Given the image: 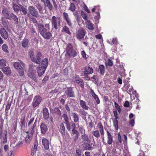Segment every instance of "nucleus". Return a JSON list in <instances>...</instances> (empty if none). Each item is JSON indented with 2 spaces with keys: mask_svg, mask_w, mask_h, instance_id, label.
<instances>
[{
  "mask_svg": "<svg viewBox=\"0 0 156 156\" xmlns=\"http://www.w3.org/2000/svg\"><path fill=\"white\" fill-rule=\"evenodd\" d=\"M42 143L44 148L47 150L49 149V141L46 138H43L42 140Z\"/></svg>",
  "mask_w": 156,
  "mask_h": 156,
  "instance_id": "18",
  "label": "nucleus"
},
{
  "mask_svg": "<svg viewBox=\"0 0 156 156\" xmlns=\"http://www.w3.org/2000/svg\"><path fill=\"white\" fill-rule=\"evenodd\" d=\"M81 54L82 57L85 59H87L88 58V57L86 56V54L84 51L83 50L81 52Z\"/></svg>",
  "mask_w": 156,
  "mask_h": 156,
  "instance_id": "61",
  "label": "nucleus"
},
{
  "mask_svg": "<svg viewBox=\"0 0 156 156\" xmlns=\"http://www.w3.org/2000/svg\"><path fill=\"white\" fill-rule=\"evenodd\" d=\"M100 131L97 130L95 131H93L92 132V134L95 137L98 139L100 136Z\"/></svg>",
  "mask_w": 156,
  "mask_h": 156,
  "instance_id": "33",
  "label": "nucleus"
},
{
  "mask_svg": "<svg viewBox=\"0 0 156 156\" xmlns=\"http://www.w3.org/2000/svg\"><path fill=\"white\" fill-rule=\"evenodd\" d=\"M78 128L81 134H85V129L82 126H79Z\"/></svg>",
  "mask_w": 156,
  "mask_h": 156,
  "instance_id": "53",
  "label": "nucleus"
},
{
  "mask_svg": "<svg viewBox=\"0 0 156 156\" xmlns=\"http://www.w3.org/2000/svg\"><path fill=\"white\" fill-rule=\"evenodd\" d=\"M2 48L3 51L7 53H8L9 52V51L8 50V48L7 45L6 44H4L2 45Z\"/></svg>",
  "mask_w": 156,
  "mask_h": 156,
  "instance_id": "43",
  "label": "nucleus"
},
{
  "mask_svg": "<svg viewBox=\"0 0 156 156\" xmlns=\"http://www.w3.org/2000/svg\"><path fill=\"white\" fill-rule=\"evenodd\" d=\"M6 61L3 59L0 60V66L1 67H5L6 66Z\"/></svg>",
  "mask_w": 156,
  "mask_h": 156,
  "instance_id": "50",
  "label": "nucleus"
},
{
  "mask_svg": "<svg viewBox=\"0 0 156 156\" xmlns=\"http://www.w3.org/2000/svg\"><path fill=\"white\" fill-rule=\"evenodd\" d=\"M19 73V75L20 76H23L24 74V72L23 71V69L22 67L20 69H18Z\"/></svg>",
  "mask_w": 156,
  "mask_h": 156,
  "instance_id": "57",
  "label": "nucleus"
},
{
  "mask_svg": "<svg viewBox=\"0 0 156 156\" xmlns=\"http://www.w3.org/2000/svg\"><path fill=\"white\" fill-rule=\"evenodd\" d=\"M29 41L27 39H24L22 43V45L24 48H26L28 46Z\"/></svg>",
  "mask_w": 156,
  "mask_h": 156,
  "instance_id": "36",
  "label": "nucleus"
},
{
  "mask_svg": "<svg viewBox=\"0 0 156 156\" xmlns=\"http://www.w3.org/2000/svg\"><path fill=\"white\" fill-rule=\"evenodd\" d=\"M20 6L21 8L20 11L22 12V14L24 15L27 14V9L21 5H20Z\"/></svg>",
  "mask_w": 156,
  "mask_h": 156,
  "instance_id": "32",
  "label": "nucleus"
},
{
  "mask_svg": "<svg viewBox=\"0 0 156 156\" xmlns=\"http://www.w3.org/2000/svg\"><path fill=\"white\" fill-rule=\"evenodd\" d=\"M105 65L109 66H112L113 65V62L112 60L108 59L105 62Z\"/></svg>",
  "mask_w": 156,
  "mask_h": 156,
  "instance_id": "47",
  "label": "nucleus"
},
{
  "mask_svg": "<svg viewBox=\"0 0 156 156\" xmlns=\"http://www.w3.org/2000/svg\"><path fill=\"white\" fill-rule=\"evenodd\" d=\"M18 4V5H17L15 2H12V8L16 12H18L20 10L21 8L20 6V4Z\"/></svg>",
  "mask_w": 156,
  "mask_h": 156,
  "instance_id": "26",
  "label": "nucleus"
},
{
  "mask_svg": "<svg viewBox=\"0 0 156 156\" xmlns=\"http://www.w3.org/2000/svg\"><path fill=\"white\" fill-rule=\"evenodd\" d=\"M43 118L45 120H47L49 118V112L48 110L46 108L43 109Z\"/></svg>",
  "mask_w": 156,
  "mask_h": 156,
  "instance_id": "19",
  "label": "nucleus"
},
{
  "mask_svg": "<svg viewBox=\"0 0 156 156\" xmlns=\"http://www.w3.org/2000/svg\"><path fill=\"white\" fill-rule=\"evenodd\" d=\"M98 126L101 135L103 137V139L104 140V130L103 125L101 122H99L98 124Z\"/></svg>",
  "mask_w": 156,
  "mask_h": 156,
  "instance_id": "25",
  "label": "nucleus"
},
{
  "mask_svg": "<svg viewBox=\"0 0 156 156\" xmlns=\"http://www.w3.org/2000/svg\"><path fill=\"white\" fill-rule=\"evenodd\" d=\"M113 126L115 130H117L119 129L118 120L117 119H114L113 121Z\"/></svg>",
  "mask_w": 156,
  "mask_h": 156,
  "instance_id": "35",
  "label": "nucleus"
},
{
  "mask_svg": "<svg viewBox=\"0 0 156 156\" xmlns=\"http://www.w3.org/2000/svg\"><path fill=\"white\" fill-rule=\"evenodd\" d=\"M2 70L4 73L7 75H9L11 74V70L10 68L9 67L2 68Z\"/></svg>",
  "mask_w": 156,
  "mask_h": 156,
  "instance_id": "24",
  "label": "nucleus"
},
{
  "mask_svg": "<svg viewBox=\"0 0 156 156\" xmlns=\"http://www.w3.org/2000/svg\"><path fill=\"white\" fill-rule=\"evenodd\" d=\"M62 117L65 121L64 123L69 121L68 116L67 115V114L66 112L65 113H64L63 114Z\"/></svg>",
  "mask_w": 156,
  "mask_h": 156,
  "instance_id": "49",
  "label": "nucleus"
},
{
  "mask_svg": "<svg viewBox=\"0 0 156 156\" xmlns=\"http://www.w3.org/2000/svg\"><path fill=\"white\" fill-rule=\"evenodd\" d=\"M83 147L85 150H90L93 149L94 145L93 144H90V141L89 142H86L83 144Z\"/></svg>",
  "mask_w": 156,
  "mask_h": 156,
  "instance_id": "11",
  "label": "nucleus"
},
{
  "mask_svg": "<svg viewBox=\"0 0 156 156\" xmlns=\"http://www.w3.org/2000/svg\"><path fill=\"white\" fill-rule=\"evenodd\" d=\"M72 81L78 84L82 89L84 88V84L82 79H81L78 75H76L72 77Z\"/></svg>",
  "mask_w": 156,
  "mask_h": 156,
  "instance_id": "2",
  "label": "nucleus"
},
{
  "mask_svg": "<svg viewBox=\"0 0 156 156\" xmlns=\"http://www.w3.org/2000/svg\"><path fill=\"white\" fill-rule=\"evenodd\" d=\"M41 97L39 96H37L34 97L33 100V105L34 107H35L38 105L41 101Z\"/></svg>",
  "mask_w": 156,
  "mask_h": 156,
  "instance_id": "12",
  "label": "nucleus"
},
{
  "mask_svg": "<svg viewBox=\"0 0 156 156\" xmlns=\"http://www.w3.org/2000/svg\"><path fill=\"white\" fill-rule=\"evenodd\" d=\"M2 13L6 17V18L7 19V17L9 16L10 13L8 12V11L6 9H4L2 11Z\"/></svg>",
  "mask_w": 156,
  "mask_h": 156,
  "instance_id": "41",
  "label": "nucleus"
},
{
  "mask_svg": "<svg viewBox=\"0 0 156 156\" xmlns=\"http://www.w3.org/2000/svg\"><path fill=\"white\" fill-rule=\"evenodd\" d=\"M60 132L62 136L64 137L66 135V129L63 123H61L60 125Z\"/></svg>",
  "mask_w": 156,
  "mask_h": 156,
  "instance_id": "20",
  "label": "nucleus"
},
{
  "mask_svg": "<svg viewBox=\"0 0 156 156\" xmlns=\"http://www.w3.org/2000/svg\"><path fill=\"white\" fill-rule=\"evenodd\" d=\"M48 60L47 58H45L43 60H42L41 61V64L39 65V66H41V67H44L46 65H47L46 68H47V66H48Z\"/></svg>",
  "mask_w": 156,
  "mask_h": 156,
  "instance_id": "29",
  "label": "nucleus"
},
{
  "mask_svg": "<svg viewBox=\"0 0 156 156\" xmlns=\"http://www.w3.org/2000/svg\"><path fill=\"white\" fill-rule=\"evenodd\" d=\"M83 70L84 76L85 77L87 76L88 75L91 74L93 72V69L89 65L83 68Z\"/></svg>",
  "mask_w": 156,
  "mask_h": 156,
  "instance_id": "8",
  "label": "nucleus"
},
{
  "mask_svg": "<svg viewBox=\"0 0 156 156\" xmlns=\"http://www.w3.org/2000/svg\"><path fill=\"white\" fill-rule=\"evenodd\" d=\"M107 136V143L108 144H111L113 142V136L108 130L106 131Z\"/></svg>",
  "mask_w": 156,
  "mask_h": 156,
  "instance_id": "15",
  "label": "nucleus"
},
{
  "mask_svg": "<svg viewBox=\"0 0 156 156\" xmlns=\"http://www.w3.org/2000/svg\"><path fill=\"white\" fill-rule=\"evenodd\" d=\"M90 93L96 101L97 103L98 104H99L100 103V100L98 96L94 92L92 89L90 90Z\"/></svg>",
  "mask_w": 156,
  "mask_h": 156,
  "instance_id": "17",
  "label": "nucleus"
},
{
  "mask_svg": "<svg viewBox=\"0 0 156 156\" xmlns=\"http://www.w3.org/2000/svg\"><path fill=\"white\" fill-rule=\"evenodd\" d=\"M60 19L59 17L56 18L55 16L52 17L51 21L52 25L55 30H57L58 27H59L60 24Z\"/></svg>",
  "mask_w": 156,
  "mask_h": 156,
  "instance_id": "6",
  "label": "nucleus"
},
{
  "mask_svg": "<svg viewBox=\"0 0 156 156\" xmlns=\"http://www.w3.org/2000/svg\"><path fill=\"white\" fill-rule=\"evenodd\" d=\"M71 126L72 127V130L71 133V136L74 141L76 142L78 140L79 137V132L75 129L76 127V125L73 122L72 123Z\"/></svg>",
  "mask_w": 156,
  "mask_h": 156,
  "instance_id": "1",
  "label": "nucleus"
},
{
  "mask_svg": "<svg viewBox=\"0 0 156 156\" xmlns=\"http://www.w3.org/2000/svg\"><path fill=\"white\" fill-rule=\"evenodd\" d=\"M36 120L34 123L33 126L30 128V134L27 136L25 138V141L27 143H29L32 139L33 134L35 132V128L36 126Z\"/></svg>",
  "mask_w": 156,
  "mask_h": 156,
  "instance_id": "4",
  "label": "nucleus"
},
{
  "mask_svg": "<svg viewBox=\"0 0 156 156\" xmlns=\"http://www.w3.org/2000/svg\"><path fill=\"white\" fill-rule=\"evenodd\" d=\"M0 33L4 39L6 40L8 37V33L4 28L1 29Z\"/></svg>",
  "mask_w": 156,
  "mask_h": 156,
  "instance_id": "16",
  "label": "nucleus"
},
{
  "mask_svg": "<svg viewBox=\"0 0 156 156\" xmlns=\"http://www.w3.org/2000/svg\"><path fill=\"white\" fill-rule=\"evenodd\" d=\"M41 1L44 3L45 6L49 8V0H46V1L45 0H41Z\"/></svg>",
  "mask_w": 156,
  "mask_h": 156,
  "instance_id": "56",
  "label": "nucleus"
},
{
  "mask_svg": "<svg viewBox=\"0 0 156 156\" xmlns=\"http://www.w3.org/2000/svg\"><path fill=\"white\" fill-rule=\"evenodd\" d=\"M36 7L38 10L41 13H44L45 12V11L44 10H42V8L41 7V5L39 3L36 4Z\"/></svg>",
  "mask_w": 156,
  "mask_h": 156,
  "instance_id": "38",
  "label": "nucleus"
},
{
  "mask_svg": "<svg viewBox=\"0 0 156 156\" xmlns=\"http://www.w3.org/2000/svg\"><path fill=\"white\" fill-rule=\"evenodd\" d=\"M42 57V55L41 53L38 52H37V54L36 57H34V58H32V61L33 62H34L37 64H40L41 61V58Z\"/></svg>",
  "mask_w": 156,
  "mask_h": 156,
  "instance_id": "9",
  "label": "nucleus"
},
{
  "mask_svg": "<svg viewBox=\"0 0 156 156\" xmlns=\"http://www.w3.org/2000/svg\"><path fill=\"white\" fill-rule=\"evenodd\" d=\"M2 24L5 27L8 25V21L3 17L1 18Z\"/></svg>",
  "mask_w": 156,
  "mask_h": 156,
  "instance_id": "48",
  "label": "nucleus"
},
{
  "mask_svg": "<svg viewBox=\"0 0 156 156\" xmlns=\"http://www.w3.org/2000/svg\"><path fill=\"white\" fill-rule=\"evenodd\" d=\"M66 125V126L67 129L68 131H70L71 130V125L69 121L65 122Z\"/></svg>",
  "mask_w": 156,
  "mask_h": 156,
  "instance_id": "55",
  "label": "nucleus"
},
{
  "mask_svg": "<svg viewBox=\"0 0 156 156\" xmlns=\"http://www.w3.org/2000/svg\"><path fill=\"white\" fill-rule=\"evenodd\" d=\"M73 48L72 45L70 43L67 46L66 48V53L72 50Z\"/></svg>",
  "mask_w": 156,
  "mask_h": 156,
  "instance_id": "42",
  "label": "nucleus"
},
{
  "mask_svg": "<svg viewBox=\"0 0 156 156\" xmlns=\"http://www.w3.org/2000/svg\"><path fill=\"white\" fill-rule=\"evenodd\" d=\"M86 27L90 30H93L94 29V25L90 20L86 22Z\"/></svg>",
  "mask_w": 156,
  "mask_h": 156,
  "instance_id": "21",
  "label": "nucleus"
},
{
  "mask_svg": "<svg viewBox=\"0 0 156 156\" xmlns=\"http://www.w3.org/2000/svg\"><path fill=\"white\" fill-rule=\"evenodd\" d=\"M81 14L83 18L85 20V22H86L87 21L89 20L87 19V16L86 14L83 11L81 12Z\"/></svg>",
  "mask_w": 156,
  "mask_h": 156,
  "instance_id": "52",
  "label": "nucleus"
},
{
  "mask_svg": "<svg viewBox=\"0 0 156 156\" xmlns=\"http://www.w3.org/2000/svg\"><path fill=\"white\" fill-rule=\"evenodd\" d=\"M81 151L79 149L76 150L75 156H81Z\"/></svg>",
  "mask_w": 156,
  "mask_h": 156,
  "instance_id": "58",
  "label": "nucleus"
},
{
  "mask_svg": "<svg viewBox=\"0 0 156 156\" xmlns=\"http://www.w3.org/2000/svg\"><path fill=\"white\" fill-rule=\"evenodd\" d=\"M29 67L30 71H36V69H37L38 68V67H36V66L33 64H30L29 66Z\"/></svg>",
  "mask_w": 156,
  "mask_h": 156,
  "instance_id": "40",
  "label": "nucleus"
},
{
  "mask_svg": "<svg viewBox=\"0 0 156 156\" xmlns=\"http://www.w3.org/2000/svg\"><path fill=\"white\" fill-rule=\"evenodd\" d=\"M29 54L30 55V58L31 60H32V58H34V53L33 51H30L29 52Z\"/></svg>",
  "mask_w": 156,
  "mask_h": 156,
  "instance_id": "62",
  "label": "nucleus"
},
{
  "mask_svg": "<svg viewBox=\"0 0 156 156\" xmlns=\"http://www.w3.org/2000/svg\"><path fill=\"white\" fill-rule=\"evenodd\" d=\"M63 16L65 20H67V19L69 18V16L68 14L66 12H63Z\"/></svg>",
  "mask_w": 156,
  "mask_h": 156,
  "instance_id": "60",
  "label": "nucleus"
},
{
  "mask_svg": "<svg viewBox=\"0 0 156 156\" xmlns=\"http://www.w3.org/2000/svg\"><path fill=\"white\" fill-rule=\"evenodd\" d=\"M114 105L115 108L117 109L118 112L119 113L121 111V109L119 105L115 101L114 102Z\"/></svg>",
  "mask_w": 156,
  "mask_h": 156,
  "instance_id": "54",
  "label": "nucleus"
},
{
  "mask_svg": "<svg viewBox=\"0 0 156 156\" xmlns=\"http://www.w3.org/2000/svg\"><path fill=\"white\" fill-rule=\"evenodd\" d=\"M134 119H132L130 120L129 122V124L131 125L132 127L134 126Z\"/></svg>",
  "mask_w": 156,
  "mask_h": 156,
  "instance_id": "64",
  "label": "nucleus"
},
{
  "mask_svg": "<svg viewBox=\"0 0 156 156\" xmlns=\"http://www.w3.org/2000/svg\"><path fill=\"white\" fill-rule=\"evenodd\" d=\"M13 66L15 68L18 69L21 68V67L20 63L18 62H15L13 64Z\"/></svg>",
  "mask_w": 156,
  "mask_h": 156,
  "instance_id": "46",
  "label": "nucleus"
},
{
  "mask_svg": "<svg viewBox=\"0 0 156 156\" xmlns=\"http://www.w3.org/2000/svg\"><path fill=\"white\" fill-rule=\"evenodd\" d=\"M28 15H29L30 14L32 16L36 18H38L39 17V15L38 11L33 6H30L28 7Z\"/></svg>",
  "mask_w": 156,
  "mask_h": 156,
  "instance_id": "3",
  "label": "nucleus"
},
{
  "mask_svg": "<svg viewBox=\"0 0 156 156\" xmlns=\"http://www.w3.org/2000/svg\"><path fill=\"white\" fill-rule=\"evenodd\" d=\"M73 88L71 87H67L65 93L68 97L73 98L75 97L74 92L73 90Z\"/></svg>",
  "mask_w": 156,
  "mask_h": 156,
  "instance_id": "10",
  "label": "nucleus"
},
{
  "mask_svg": "<svg viewBox=\"0 0 156 156\" xmlns=\"http://www.w3.org/2000/svg\"><path fill=\"white\" fill-rule=\"evenodd\" d=\"M62 32H65L66 33L70 34H71V32L69 31V28L66 26H65L63 27L62 30Z\"/></svg>",
  "mask_w": 156,
  "mask_h": 156,
  "instance_id": "34",
  "label": "nucleus"
},
{
  "mask_svg": "<svg viewBox=\"0 0 156 156\" xmlns=\"http://www.w3.org/2000/svg\"><path fill=\"white\" fill-rule=\"evenodd\" d=\"M39 30L41 34L46 39L49 38V33L46 32V29L44 28L43 25H39Z\"/></svg>",
  "mask_w": 156,
  "mask_h": 156,
  "instance_id": "7",
  "label": "nucleus"
},
{
  "mask_svg": "<svg viewBox=\"0 0 156 156\" xmlns=\"http://www.w3.org/2000/svg\"><path fill=\"white\" fill-rule=\"evenodd\" d=\"M132 101L134 104H136L137 105L136 107V109H138L139 108V105H138L139 102L140 101L137 98L136 99L134 98L133 99Z\"/></svg>",
  "mask_w": 156,
  "mask_h": 156,
  "instance_id": "39",
  "label": "nucleus"
},
{
  "mask_svg": "<svg viewBox=\"0 0 156 156\" xmlns=\"http://www.w3.org/2000/svg\"><path fill=\"white\" fill-rule=\"evenodd\" d=\"M99 68L101 74L102 75H104L105 72V66L103 65H100L99 66Z\"/></svg>",
  "mask_w": 156,
  "mask_h": 156,
  "instance_id": "31",
  "label": "nucleus"
},
{
  "mask_svg": "<svg viewBox=\"0 0 156 156\" xmlns=\"http://www.w3.org/2000/svg\"><path fill=\"white\" fill-rule=\"evenodd\" d=\"M113 114L115 116L114 119H118V113L116 110H115L113 111Z\"/></svg>",
  "mask_w": 156,
  "mask_h": 156,
  "instance_id": "63",
  "label": "nucleus"
},
{
  "mask_svg": "<svg viewBox=\"0 0 156 156\" xmlns=\"http://www.w3.org/2000/svg\"><path fill=\"white\" fill-rule=\"evenodd\" d=\"M7 19H12L14 21V23L16 25H18L19 23L18 19L17 16L13 13H10L9 16L7 17Z\"/></svg>",
  "mask_w": 156,
  "mask_h": 156,
  "instance_id": "13",
  "label": "nucleus"
},
{
  "mask_svg": "<svg viewBox=\"0 0 156 156\" xmlns=\"http://www.w3.org/2000/svg\"><path fill=\"white\" fill-rule=\"evenodd\" d=\"M46 66L47 65L44 66H45L43 67L39 66L38 67L37 69V73L39 76H41L42 74L44 73L46 69Z\"/></svg>",
  "mask_w": 156,
  "mask_h": 156,
  "instance_id": "14",
  "label": "nucleus"
},
{
  "mask_svg": "<svg viewBox=\"0 0 156 156\" xmlns=\"http://www.w3.org/2000/svg\"><path fill=\"white\" fill-rule=\"evenodd\" d=\"M12 104L11 102H8L5 109V112L7 114L9 112V110L10 109Z\"/></svg>",
  "mask_w": 156,
  "mask_h": 156,
  "instance_id": "44",
  "label": "nucleus"
},
{
  "mask_svg": "<svg viewBox=\"0 0 156 156\" xmlns=\"http://www.w3.org/2000/svg\"><path fill=\"white\" fill-rule=\"evenodd\" d=\"M80 105L81 107L84 109L88 110L89 108V107L86 105L85 101L82 100H80Z\"/></svg>",
  "mask_w": 156,
  "mask_h": 156,
  "instance_id": "27",
  "label": "nucleus"
},
{
  "mask_svg": "<svg viewBox=\"0 0 156 156\" xmlns=\"http://www.w3.org/2000/svg\"><path fill=\"white\" fill-rule=\"evenodd\" d=\"M41 132L42 134H44L48 130V127L47 126L42 123L40 126Z\"/></svg>",
  "mask_w": 156,
  "mask_h": 156,
  "instance_id": "23",
  "label": "nucleus"
},
{
  "mask_svg": "<svg viewBox=\"0 0 156 156\" xmlns=\"http://www.w3.org/2000/svg\"><path fill=\"white\" fill-rule=\"evenodd\" d=\"M36 71H30L29 72L28 75V76L32 78L33 80H36Z\"/></svg>",
  "mask_w": 156,
  "mask_h": 156,
  "instance_id": "30",
  "label": "nucleus"
},
{
  "mask_svg": "<svg viewBox=\"0 0 156 156\" xmlns=\"http://www.w3.org/2000/svg\"><path fill=\"white\" fill-rule=\"evenodd\" d=\"M72 114L74 122H78L79 121L78 115L76 113L74 112L72 113Z\"/></svg>",
  "mask_w": 156,
  "mask_h": 156,
  "instance_id": "37",
  "label": "nucleus"
},
{
  "mask_svg": "<svg viewBox=\"0 0 156 156\" xmlns=\"http://www.w3.org/2000/svg\"><path fill=\"white\" fill-rule=\"evenodd\" d=\"M81 139L83 144L86 142H89L90 141V139L88 135L87 134H84L81 135Z\"/></svg>",
  "mask_w": 156,
  "mask_h": 156,
  "instance_id": "22",
  "label": "nucleus"
},
{
  "mask_svg": "<svg viewBox=\"0 0 156 156\" xmlns=\"http://www.w3.org/2000/svg\"><path fill=\"white\" fill-rule=\"evenodd\" d=\"M67 54L69 56L72 57L74 58L76 56L77 53L76 51L73 48L72 50H70L69 52L67 53Z\"/></svg>",
  "mask_w": 156,
  "mask_h": 156,
  "instance_id": "28",
  "label": "nucleus"
},
{
  "mask_svg": "<svg viewBox=\"0 0 156 156\" xmlns=\"http://www.w3.org/2000/svg\"><path fill=\"white\" fill-rule=\"evenodd\" d=\"M66 20V22L67 23V24L69 27H72V24L71 22V20L70 19V18L68 19L67 20Z\"/></svg>",
  "mask_w": 156,
  "mask_h": 156,
  "instance_id": "59",
  "label": "nucleus"
},
{
  "mask_svg": "<svg viewBox=\"0 0 156 156\" xmlns=\"http://www.w3.org/2000/svg\"><path fill=\"white\" fill-rule=\"evenodd\" d=\"M76 9V6L74 4L71 3L70 4L69 9L72 12H74L75 11Z\"/></svg>",
  "mask_w": 156,
  "mask_h": 156,
  "instance_id": "45",
  "label": "nucleus"
},
{
  "mask_svg": "<svg viewBox=\"0 0 156 156\" xmlns=\"http://www.w3.org/2000/svg\"><path fill=\"white\" fill-rule=\"evenodd\" d=\"M7 133H5L4 136H2V137L1 139H3V140L2 141L3 144H5L7 141Z\"/></svg>",
  "mask_w": 156,
  "mask_h": 156,
  "instance_id": "51",
  "label": "nucleus"
},
{
  "mask_svg": "<svg viewBox=\"0 0 156 156\" xmlns=\"http://www.w3.org/2000/svg\"><path fill=\"white\" fill-rule=\"evenodd\" d=\"M86 33V30L83 28L78 30L76 32V37L79 40L84 39V37Z\"/></svg>",
  "mask_w": 156,
  "mask_h": 156,
  "instance_id": "5",
  "label": "nucleus"
}]
</instances>
